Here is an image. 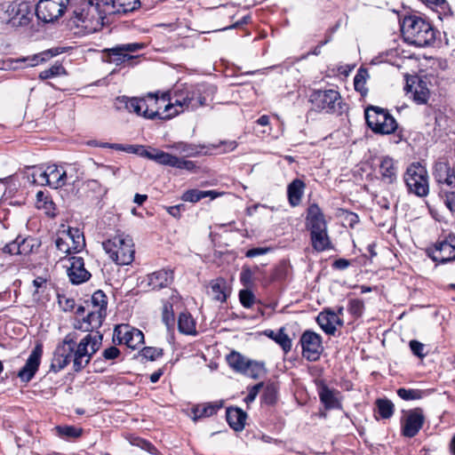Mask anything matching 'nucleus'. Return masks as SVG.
I'll list each match as a JSON object with an SVG mask.
<instances>
[{
  "label": "nucleus",
  "instance_id": "nucleus-1",
  "mask_svg": "<svg viewBox=\"0 0 455 455\" xmlns=\"http://www.w3.org/2000/svg\"><path fill=\"white\" fill-rule=\"evenodd\" d=\"M211 87L206 84H180L172 90L173 102L164 105V118H172L184 111H194L206 105Z\"/></svg>",
  "mask_w": 455,
  "mask_h": 455
},
{
  "label": "nucleus",
  "instance_id": "nucleus-2",
  "mask_svg": "<svg viewBox=\"0 0 455 455\" xmlns=\"http://www.w3.org/2000/svg\"><path fill=\"white\" fill-rule=\"evenodd\" d=\"M401 31L406 43L419 47L427 46L435 39V33L430 23L415 15L403 18Z\"/></svg>",
  "mask_w": 455,
  "mask_h": 455
},
{
  "label": "nucleus",
  "instance_id": "nucleus-3",
  "mask_svg": "<svg viewBox=\"0 0 455 455\" xmlns=\"http://www.w3.org/2000/svg\"><path fill=\"white\" fill-rule=\"evenodd\" d=\"M106 253L117 265L131 264L134 259V243L132 238L118 231L114 236L102 243Z\"/></svg>",
  "mask_w": 455,
  "mask_h": 455
},
{
  "label": "nucleus",
  "instance_id": "nucleus-4",
  "mask_svg": "<svg viewBox=\"0 0 455 455\" xmlns=\"http://www.w3.org/2000/svg\"><path fill=\"white\" fill-rule=\"evenodd\" d=\"M34 15H36L35 5L32 3L15 0L3 5L0 20L12 28L26 27L32 21Z\"/></svg>",
  "mask_w": 455,
  "mask_h": 455
},
{
  "label": "nucleus",
  "instance_id": "nucleus-5",
  "mask_svg": "<svg viewBox=\"0 0 455 455\" xmlns=\"http://www.w3.org/2000/svg\"><path fill=\"white\" fill-rule=\"evenodd\" d=\"M364 116L368 127L376 134H392L398 127L396 120L388 110L379 107L368 106Z\"/></svg>",
  "mask_w": 455,
  "mask_h": 455
},
{
  "label": "nucleus",
  "instance_id": "nucleus-6",
  "mask_svg": "<svg viewBox=\"0 0 455 455\" xmlns=\"http://www.w3.org/2000/svg\"><path fill=\"white\" fill-rule=\"evenodd\" d=\"M102 343L101 334H87L74 348L73 368L80 371L91 361L92 355L100 349Z\"/></svg>",
  "mask_w": 455,
  "mask_h": 455
},
{
  "label": "nucleus",
  "instance_id": "nucleus-7",
  "mask_svg": "<svg viewBox=\"0 0 455 455\" xmlns=\"http://www.w3.org/2000/svg\"><path fill=\"white\" fill-rule=\"evenodd\" d=\"M310 101L315 109L326 113L341 115L346 105L336 90H315L310 94Z\"/></svg>",
  "mask_w": 455,
  "mask_h": 455
},
{
  "label": "nucleus",
  "instance_id": "nucleus-8",
  "mask_svg": "<svg viewBox=\"0 0 455 455\" xmlns=\"http://www.w3.org/2000/svg\"><path fill=\"white\" fill-rule=\"evenodd\" d=\"M403 180L409 193L419 197H425L429 193L428 174L427 169L419 163L408 166Z\"/></svg>",
  "mask_w": 455,
  "mask_h": 455
},
{
  "label": "nucleus",
  "instance_id": "nucleus-9",
  "mask_svg": "<svg viewBox=\"0 0 455 455\" xmlns=\"http://www.w3.org/2000/svg\"><path fill=\"white\" fill-rule=\"evenodd\" d=\"M227 362L235 371L253 379H259L267 371L264 362L249 359L236 351H232L227 356Z\"/></svg>",
  "mask_w": 455,
  "mask_h": 455
},
{
  "label": "nucleus",
  "instance_id": "nucleus-10",
  "mask_svg": "<svg viewBox=\"0 0 455 455\" xmlns=\"http://www.w3.org/2000/svg\"><path fill=\"white\" fill-rule=\"evenodd\" d=\"M76 332H69L65 336L63 341L56 347L50 365L52 371L58 372L63 370L74 359L73 353L76 345Z\"/></svg>",
  "mask_w": 455,
  "mask_h": 455
},
{
  "label": "nucleus",
  "instance_id": "nucleus-11",
  "mask_svg": "<svg viewBox=\"0 0 455 455\" xmlns=\"http://www.w3.org/2000/svg\"><path fill=\"white\" fill-rule=\"evenodd\" d=\"M69 0H38L35 13L39 20L50 23L60 18L67 10Z\"/></svg>",
  "mask_w": 455,
  "mask_h": 455
},
{
  "label": "nucleus",
  "instance_id": "nucleus-12",
  "mask_svg": "<svg viewBox=\"0 0 455 455\" xmlns=\"http://www.w3.org/2000/svg\"><path fill=\"white\" fill-rule=\"evenodd\" d=\"M299 343L302 347V355L307 361L315 362L320 358L323 351L320 334L311 330H307L301 334Z\"/></svg>",
  "mask_w": 455,
  "mask_h": 455
},
{
  "label": "nucleus",
  "instance_id": "nucleus-13",
  "mask_svg": "<svg viewBox=\"0 0 455 455\" xmlns=\"http://www.w3.org/2000/svg\"><path fill=\"white\" fill-rule=\"evenodd\" d=\"M426 418L421 408L404 411L401 418V434L404 437L416 436L423 427Z\"/></svg>",
  "mask_w": 455,
  "mask_h": 455
},
{
  "label": "nucleus",
  "instance_id": "nucleus-14",
  "mask_svg": "<svg viewBox=\"0 0 455 455\" xmlns=\"http://www.w3.org/2000/svg\"><path fill=\"white\" fill-rule=\"evenodd\" d=\"M429 256L440 264L455 260V235L450 234L443 240L436 242L434 249L429 251Z\"/></svg>",
  "mask_w": 455,
  "mask_h": 455
},
{
  "label": "nucleus",
  "instance_id": "nucleus-15",
  "mask_svg": "<svg viewBox=\"0 0 455 455\" xmlns=\"http://www.w3.org/2000/svg\"><path fill=\"white\" fill-rule=\"evenodd\" d=\"M144 48L145 44L142 43H129L118 44L108 49L107 52L109 61L119 66L136 58V56L131 55L130 52H135Z\"/></svg>",
  "mask_w": 455,
  "mask_h": 455
},
{
  "label": "nucleus",
  "instance_id": "nucleus-16",
  "mask_svg": "<svg viewBox=\"0 0 455 455\" xmlns=\"http://www.w3.org/2000/svg\"><path fill=\"white\" fill-rule=\"evenodd\" d=\"M114 338H116L120 344H125L132 349H136L144 342L143 332L128 324H120L116 326L114 330Z\"/></svg>",
  "mask_w": 455,
  "mask_h": 455
},
{
  "label": "nucleus",
  "instance_id": "nucleus-17",
  "mask_svg": "<svg viewBox=\"0 0 455 455\" xmlns=\"http://www.w3.org/2000/svg\"><path fill=\"white\" fill-rule=\"evenodd\" d=\"M98 8H102L106 15L132 12L140 6L139 0H99Z\"/></svg>",
  "mask_w": 455,
  "mask_h": 455
},
{
  "label": "nucleus",
  "instance_id": "nucleus-18",
  "mask_svg": "<svg viewBox=\"0 0 455 455\" xmlns=\"http://www.w3.org/2000/svg\"><path fill=\"white\" fill-rule=\"evenodd\" d=\"M43 355V347L37 344L31 351L24 366L19 371L18 377L22 382H29L38 371L41 357Z\"/></svg>",
  "mask_w": 455,
  "mask_h": 455
},
{
  "label": "nucleus",
  "instance_id": "nucleus-19",
  "mask_svg": "<svg viewBox=\"0 0 455 455\" xmlns=\"http://www.w3.org/2000/svg\"><path fill=\"white\" fill-rule=\"evenodd\" d=\"M317 391L321 403L326 410L342 409V403L339 398L340 392L334 388H330L323 380L317 383Z\"/></svg>",
  "mask_w": 455,
  "mask_h": 455
},
{
  "label": "nucleus",
  "instance_id": "nucleus-20",
  "mask_svg": "<svg viewBox=\"0 0 455 455\" xmlns=\"http://www.w3.org/2000/svg\"><path fill=\"white\" fill-rule=\"evenodd\" d=\"M173 271L172 269H159L148 274L142 281L148 289L156 291L169 286L173 282Z\"/></svg>",
  "mask_w": 455,
  "mask_h": 455
},
{
  "label": "nucleus",
  "instance_id": "nucleus-21",
  "mask_svg": "<svg viewBox=\"0 0 455 455\" xmlns=\"http://www.w3.org/2000/svg\"><path fill=\"white\" fill-rule=\"evenodd\" d=\"M70 266L68 267V275L73 284H80L88 281L91 273L84 267V261L82 257L72 256L68 258Z\"/></svg>",
  "mask_w": 455,
  "mask_h": 455
},
{
  "label": "nucleus",
  "instance_id": "nucleus-22",
  "mask_svg": "<svg viewBox=\"0 0 455 455\" xmlns=\"http://www.w3.org/2000/svg\"><path fill=\"white\" fill-rule=\"evenodd\" d=\"M115 107L117 110L126 109L130 113H134L139 116L144 117V113H148L146 98H129L120 96L116 99Z\"/></svg>",
  "mask_w": 455,
  "mask_h": 455
},
{
  "label": "nucleus",
  "instance_id": "nucleus-23",
  "mask_svg": "<svg viewBox=\"0 0 455 455\" xmlns=\"http://www.w3.org/2000/svg\"><path fill=\"white\" fill-rule=\"evenodd\" d=\"M306 227L312 231L327 229L324 214L317 204H311L307 210Z\"/></svg>",
  "mask_w": 455,
  "mask_h": 455
},
{
  "label": "nucleus",
  "instance_id": "nucleus-24",
  "mask_svg": "<svg viewBox=\"0 0 455 455\" xmlns=\"http://www.w3.org/2000/svg\"><path fill=\"white\" fill-rule=\"evenodd\" d=\"M106 315L107 312L105 311L92 309L82 322H78L75 324V328L84 331L98 329L101 326Z\"/></svg>",
  "mask_w": 455,
  "mask_h": 455
},
{
  "label": "nucleus",
  "instance_id": "nucleus-25",
  "mask_svg": "<svg viewBox=\"0 0 455 455\" xmlns=\"http://www.w3.org/2000/svg\"><path fill=\"white\" fill-rule=\"evenodd\" d=\"M316 321L322 330L329 335H333L337 330L336 325L342 324L341 320L339 317V315L331 311V310H325L323 312H321Z\"/></svg>",
  "mask_w": 455,
  "mask_h": 455
},
{
  "label": "nucleus",
  "instance_id": "nucleus-26",
  "mask_svg": "<svg viewBox=\"0 0 455 455\" xmlns=\"http://www.w3.org/2000/svg\"><path fill=\"white\" fill-rule=\"evenodd\" d=\"M381 180L386 184H393L397 180V165L390 156L382 157L379 164Z\"/></svg>",
  "mask_w": 455,
  "mask_h": 455
},
{
  "label": "nucleus",
  "instance_id": "nucleus-27",
  "mask_svg": "<svg viewBox=\"0 0 455 455\" xmlns=\"http://www.w3.org/2000/svg\"><path fill=\"white\" fill-rule=\"evenodd\" d=\"M226 418L231 428L235 431H242L244 428L247 414L238 407H230L227 409Z\"/></svg>",
  "mask_w": 455,
  "mask_h": 455
},
{
  "label": "nucleus",
  "instance_id": "nucleus-28",
  "mask_svg": "<svg viewBox=\"0 0 455 455\" xmlns=\"http://www.w3.org/2000/svg\"><path fill=\"white\" fill-rule=\"evenodd\" d=\"M222 406V401L198 404L192 408V419L196 421L199 419L215 415Z\"/></svg>",
  "mask_w": 455,
  "mask_h": 455
},
{
  "label": "nucleus",
  "instance_id": "nucleus-29",
  "mask_svg": "<svg viewBox=\"0 0 455 455\" xmlns=\"http://www.w3.org/2000/svg\"><path fill=\"white\" fill-rule=\"evenodd\" d=\"M306 184L299 179L293 180L287 187L288 201L291 206H298L304 195Z\"/></svg>",
  "mask_w": 455,
  "mask_h": 455
},
{
  "label": "nucleus",
  "instance_id": "nucleus-30",
  "mask_svg": "<svg viewBox=\"0 0 455 455\" xmlns=\"http://www.w3.org/2000/svg\"><path fill=\"white\" fill-rule=\"evenodd\" d=\"M49 176V187L52 188H62L68 183L66 171L61 166L50 164L47 166Z\"/></svg>",
  "mask_w": 455,
  "mask_h": 455
},
{
  "label": "nucleus",
  "instance_id": "nucleus-31",
  "mask_svg": "<svg viewBox=\"0 0 455 455\" xmlns=\"http://www.w3.org/2000/svg\"><path fill=\"white\" fill-rule=\"evenodd\" d=\"M58 54H60L58 49H49L36 54L23 57L21 60H23L24 67H36L40 63L48 61L50 59L57 56Z\"/></svg>",
  "mask_w": 455,
  "mask_h": 455
},
{
  "label": "nucleus",
  "instance_id": "nucleus-32",
  "mask_svg": "<svg viewBox=\"0 0 455 455\" xmlns=\"http://www.w3.org/2000/svg\"><path fill=\"white\" fill-rule=\"evenodd\" d=\"M146 104L148 106V113H144V117L147 119H156L159 118L162 120H165L166 118H164L165 115L167 114L163 111V113L159 112V109L161 107L159 106V99L157 96V93H149L148 97L146 98Z\"/></svg>",
  "mask_w": 455,
  "mask_h": 455
},
{
  "label": "nucleus",
  "instance_id": "nucleus-33",
  "mask_svg": "<svg viewBox=\"0 0 455 455\" xmlns=\"http://www.w3.org/2000/svg\"><path fill=\"white\" fill-rule=\"evenodd\" d=\"M311 244L314 250L323 251L331 247L327 229L310 232Z\"/></svg>",
  "mask_w": 455,
  "mask_h": 455
},
{
  "label": "nucleus",
  "instance_id": "nucleus-34",
  "mask_svg": "<svg viewBox=\"0 0 455 455\" xmlns=\"http://www.w3.org/2000/svg\"><path fill=\"white\" fill-rule=\"evenodd\" d=\"M264 335L275 341V343H277L282 347L284 354H287L291 351V339L288 334L284 332L283 328H281L277 332L274 331L273 330H266L264 331Z\"/></svg>",
  "mask_w": 455,
  "mask_h": 455
},
{
  "label": "nucleus",
  "instance_id": "nucleus-35",
  "mask_svg": "<svg viewBox=\"0 0 455 455\" xmlns=\"http://www.w3.org/2000/svg\"><path fill=\"white\" fill-rule=\"evenodd\" d=\"M178 330L186 335H196V322L188 312H182L178 318Z\"/></svg>",
  "mask_w": 455,
  "mask_h": 455
},
{
  "label": "nucleus",
  "instance_id": "nucleus-36",
  "mask_svg": "<svg viewBox=\"0 0 455 455\" xmlns=\"http://www.w3.org/2000/svg\"><path fill=\"white\" fill-rule=\"evenodd\" d=\"M409 92H411L413 100L418 104L427 103L429 98V91L423 81H419L416 84L408 85Z\"/></svg>",
  "mask_w": 455,
  "mask_h": 455
},
{
  "label": "nucleus",
  "instance_id": "nucleus-37",
  "mask_svg": "<svg viewBox=\"0 0 455 455\" xmlns=\"http://www.w3.org/2000/svg\"><path fill=\"white\" fill-rule=\"evenodd\" d=\"M64 232L67 237H69L71 249H73L74 253L79 252L84 248V236L78 228H68L67 230H64Z\"/></svg>",
  "mask_w": 455,
  "mask_h": 455
},
{
  "label": "nucleus",
  "instance_id": "nucleus-38",
  "mask_svg": "<svg viewBox=\"0 0 455 455\" xmlns=\"http://www.w3.org/2000/svg\"><path fill=\"white\" fill-rule=\"evenodd\" d=\"M168 148L181 154L184 157L196 156L201 153L202 149L199 146L183 141L175 142Z\"/></svg>",
  "mask_w": 455,
  "mask_h": 455
},
{
  "label": "nucleus",
  "instance_id": "nucleus-39",
  "mask_svg": "<svg viewBox=\"0 0 455 455\" xmlns=\"http://www.w3.org/2000/svg\"><path fill=\"white\" fill-rule=\"evenodd\" d=\"M208 196L214 199L218 196V193L214 190L203 191L198 189H189L183 193L181 199L185 202L196 203Z\"/></svg>",
  "mask_w": 455,
  "mask_h": 455
},
{
  "label": "nucleus",
  "instance_id": "nucleus-40",
  "mask_svg": "<svg viewBox=\"0 0 455 455\" xmlns=\"http://www.w3.org/2000/svg\"><path fill=\"white\" fill-rule=\"evenodd\" d=\"M209 294L213 299L224 302L227 299L226 282L224 279H217L210 284Z\"/></svg>",
  "mask_w": 455,
  "mask_h": 455
},
{
  "label": "nucleus",
  "instance_id": "nucleus-41",
  "mask_svg": "<svg viewBox=\"0 0 455 455\" xmlns=\"http://www.w3.org/2000/svg\"><path fill=\"white\" fill-rule=\"evenodd\" d=\"M28 180L38 186H49L48 169L32 167V172L28 175Z\"/></svg>",
  "mask_w": 455,
  "mask_h": 455
},
{
  "label": "nucleus",
  "instance_id": "nucleus-42",
  "mask_svg": "<svg viewBox=\"0 0 455 455\" xmlns=\"http://www.w3.org/2000/svg\"><path fill=\"white\" fill-rule=\"evenodd\" d=\"M398 396L404 401L419 400L428 395L427 390L401 387L396 391Z\"/></svg>",
  "mask_w": 455,
  "mask_h": 455
},
{
  "label": "nucleus",
  "instance_id": "nucleus-43",
  "mask_svg": "<svg viewBox=\"0 0 455 455\" xmlns=\"http://www.w3.org/2000/svg\"><path fill=\"white\" fill-rule=\"evenodd\" d=\"M376 406L378 409V413L382 419H387L393 416L395 411V405L390 400L386 398L377 399Z\"/></svg>",
  "mask_w": 455,
  "mask_h": 455
},
{
  "label": "nucleus",
  "instance_id": "nucleus-44",
  "mask_svg": "<svg viewBox=\"0 0 455 455\" xmlns=\"http://www.w3.org/2000/svg\"><path fill=\"white\" fill-rule=\"evenodd\" d=\"M427 5L433 9H436L438 12V17L443 19V17H448L451 14V8L448 3L445 0H421Z\"/></svg>",
  "mask_w": 455,
  "mask_h": 455
},
{
  "label": "nucleus",
  "instance_id": "nucleus-45",
  "mask_svg": "<svg viewBox=\"0 0 455 455\" xmlns=\"http://www.w3.org/2000/svg\"><path fill=\"white\" fill-rule=\"evenodd\" d=\"M368 76L369 75L365 68H359L354 77L355 90L360 92L362 96H365L368 92V90L365 86Z\"/></svg>",
  "mask_w": 455,
  "mask_h": 455
},
{
  "label": "nucleus",
  "instance_id": "nucleus-46",
  "mask_svg": "<svg viewBox=\"0 0 455 455\" xmlns=\"http://www.w3.org/2000/svg\"><path fill=\"white\" fill-rule=\"evenodd\" d=\"M67 71L62 64L56 62L51 68L41 71L38 75L40 80H46L49 78L65 76Z\"/></svg>",
  "mask_w": 455,
  "mask_h": 455
},
{
  "label": "nucleus",
  "instance_id": "nucleus-47",
  "mask_svg": "<svg viewBox=\"0 0 455 455\" xmlns=\"http://www.w3.org/2000/svg\"><path fill=\"white\" fill-rule=\"evenodd\" d=\"M40 246V242L31 236L26 238L20 237V254L28 255L34 251L37 250Z\"/></svg>",
  "mask_w": 455,
  "mask_h": 455
},
{
  "label": "nucleus",
  "instance_id": "nucleus-48",
  "mask_svg": "<svg viewBox=\"0 0 455 455\" xmlns=\"http://www.w3.org/2000/svg\"><path fill=\"white\" fill-rule=\"evenodd\" d=\"M56 429L60 436L68 439L78 438L83 434V429L75 426H58Z\"/></svg>",
  "mask_w": 455,
  "mask_h": 455
},
{
  "label": "nucleus",
  "instance_id": "nucleus-49",
  "mask_svg": "<svg viewBox=\"0 0 455 455\" xmlns=\"http://www.w3.org/2000/svg\"><path fill=\"white\" fill-rule=\"evenodd\" d=\"M91 301H92L93 309L107 312V306H108L107 296L101 290L96 291L92 295Z\"/></svg>",
  "mask_w": 455,
  "mask_h": 455
},
{
  "label": "nucleus",
  "instance_id": "nucleus-50",
  "mask_svg": "<svg viewBox=\"0 0 455 455\" xmlns=\"http://www.w3.org/2000/svg\"><path fill=\"white\" fill-rule=\"evenodd\" d=\"M55 245L60 251L66 255L74 253L73 249H71L69 237H67L64 230L60 232L58 235V237L55 240Z\"/></svg>",
  "mask_w": 455,
  "mask_h": 455
},
{
  "label": "nucleus",
  "instance_id": "nucleus-51",
  "mask_svg": "<svg viewBox=\"0 0 455 455\" xmlns=\"http://www.w3.org/2000/svg\"><path fill=\"white\" fill-rule=\"evenodd\" d=\"M451 167L446 162H439L435 165L434 175L438 183H443L448 173H451Z\"/></svg>",
  "mask_w": 455,
  "mask_h": 455
},
{
  "label": "nucleus",
  "instance_id": "nucleus-52",
  "mask_svg": "<svg viewBox=\"0 0 455 455\" xmlns=\"http://www.w3.org/2000/svg\"><path fill=\"white\" fill-rule=\"evenodd\" d=\"M162 320L164 323V324L167 326L168 329L173 326L174 324V313H173V307L172 303L166 301L164 303L163 306V312H162Z\"/></svg>",
  "mask_w": 455,
  "mask_h": 455
},
{
  "label": "nucleus",
  "instance_id": "nucleus-53",
  "mask_svg": "<svg viewBox=\"0 0 455 455\" xmlns=\"http://www.w3.org/2000/svg\"><path fill=\"white\" fill-rule=\"evenodd\" d=\"M163 355V349L153 347H145L140 351V356L146 360L155 361Z\"/></svg>",
  "mask_w": 455,
  "mask_h": 455
},
{
  "label": "nucleus",
  "instance_id": "nucleus-54",
  "mask_svg": "<svg viewBox=\"0 0 455 455\" xmlns=\"http://www.w3.org/2000/svg\"><path fill=\"white\" fill-rule=\"evenodd\" d=\"M276 388L273 384L267 385L261 395L262 403L267 405H272L276 401Z\"/></svg>",
  "mask_w": 455,
  "mask_h": 455
},
{
  "label": "nucleus",
  "instance_id": "nucleus-55",
  "mask_svg": "<svg viewBox=\"0 0 455 455\" xmlns=\"http://www.w3.org/2000/svg\"><path fill=\"white\" fill-rule=\"evenodd\" d=\"M175 156L158 150L156 151L155 162L157 164L173 167Z\"/></svg>",
  "mask_w": 455,
  "mask_h": 455
},
{
  "label": "nucleus",
  "instance_id": "nucleus-56",
  "mask_svg": "<svg viewBox=\"0 0 455 455\" xmlns=\"http://www.w3.org/2000/svg\"><path fill=\"white\" fill-rule=\"evenodd\" d=\"M239 299L243 307L251 308L255 302V296L253 292L248 289L241 290L239 292Z\"/></svg>",
  "mask_w": 455,
  "mask_h": 455
},
{
  "label": "nucleus",
  "instance_id": "nucleus-57",
  "mask_svg": "<svg viewBox=\"0 0 455 455\" xmlns=\"http://www.w3.org/2000/svg\"><path fill=\"white\" fill-rule=\"evenodd\" d=\"M364 308V303L360 299H353L349 300L347 310L355 316L362 315Z\"/></svg>",
  "mask_w": 455,
  "mask_h": 455
},
{
  "label": "nucleus",
  "instance_id": "nucleus-58",
  "mask_svg": "<svg viewBox=\"0 0 455 455\" xmlns=\"http://www.w3.org/2000/svg\"><path fill=\"white\" fill-rule=\"evenodd\" d=\"M86 188L94 193L97 196H102L106 195L107 188L102 187V185L97 180H89L85 182Z\"/></svg>",
  "mask_w": 455,
  "mask_h": 455
},
{
  "label": "nucleus",
  "instance_id": "nucleus-59",
  "mask_svg": "<svg viewBox=\"0 0 455 455\" xmlns=\"http://www.w3.org/2000/svg\"><path fill=\"white\" fill-rule=\"evenodd\" d=\"M442 196H443V202L446 207L451 212L455 213V190H443L441 191Z\"/></svg>",
  "mask_w": 455,
  "mask_h": 455
},
{
  "label": "nucleus",
  "instance_id": "nucleus-60",
  "mask_svg": "<svg viewBox=\"0 0 455 455\" xmlns=\"http://www.w3.org/2000/svg\"><path fill=\"white\" fill-rule=\"evenodd\" d=\"M22 58H17V59H7L5 60H3L0 63V68L1 69H18L20 68H24L23 60H21Z\"/></svg>",
  "mask_w": 455,
  "mask_h": 455
},
{
  "label": "nucleus",
  "instance_id": "nucleus-61",
  "mask_svg": "<svg viewBox=\"0 0 455 455\" xmlns=\"http://www.w3.org/2000/svg\"><path fill=\"white\" fill-rule=\"evenodd\" d=\"M262 387H263L262 382H259L254 386L249 387H248V395L245 396L244 402L246 403H252L256 399V397H257L259 390L262 388Z\"/></svg>",
  "mask_w": 455,
  "mask_h": 455
},
{
  "label": "nucleus",
  "instance_id": "nucleus-62",
  "mask_svg": "<svg viewBox=\"0 0 455 455\" xmlns=\"http://www.w3.org/2000/svg\"><path fill=\"white\" fill-rule=\"evenodd\" d=\"M253 273L249 267H243L240 274V282L245 287H251L252 285Z\"/></svg>",
  "mask_w": 455,
  "mask_h": 455
},
{
  "label": "nucleus",
  "instance_id": "nucleus-63",
  "mask_svg": "<svg viewBox=\"0 0 455 455\" xmlns=\"http://www.w3.org/2000/svg\"><path fill=\"white\" fill-rule=\"evenodd\" d=\"M173 167L180 170L192 171L196 168L194 162L183 158L175 157Z\"/></svg>",
  "mask_w": 455,
  "mask_h": 455
},
{
  "label": "nucleus",
  "instance_id": "nucleus-64",
  "mask_svg": "<svg viewBox=\"0 0 455 455\" xmlns=\"http://www.w3.org/2000/svg\"><path fill=\"white\" fill-rule=\"evenodd\" d=\"M342 216L344 221L352 228L359 222V217L355 212L343 211Z\"/></svg>",
  "mask_w": 455,
  "mask_h": 455
}]
</instances>
